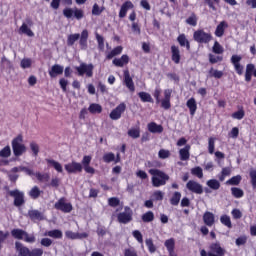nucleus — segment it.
I'll return each mask as SVG.
<instances>
[{
    "instance_id": "obj_28",
    "label": "nucleus",
    "mask_w": 256,
    "mask_h": 256,
    "mask_svg": "<svg viewBox=\"0 0 256 256\" xmlns=\"http://www.w3.org/2000/svg\"><path fill=\"white\" fill-rule=\"evenodd\" d=\"M46 237H52V239H63V232L61 230H50L44 234Z\"/></svg>"
},
{
    "instance_id": "obj_32",
    "label": "nucleus",
    "mask_w": 256,
    "mask_h": 256,
    "mask_svg": "<svg viewBox=\"0 0 256 256\" xmlns=\"http://www.w3.org/2000/svg\"><path fill=\"white\" fill-rule=\"evenodd\" d=\"M36 179L40 181V183H47L49 181L50 176L48 173L34 172V176Z\"/></svg>"
},
{
    "instance_id": "obj_48",
    "label": "nucleus",
    "mask_w": 256,
    "mask_h": 256,
    "mask_svg": "<svg viewBox=\"0 0 256 256\" xmlns=\"http://www.w3.org/2000/svg\"><path fill=\"white\" fill-rule=\"evenodd\" d=\"M241 183V175L233 176L231 179L226 181V185H239Z\"/></svg>"
},
{
    "instance_id": "obj_17",
    "label": "nucleus",
    "mask_w": 256,
    "mask_h": 256,
    "mask_svg": "<svg viewBox=\"0 0 256 256\" xmlns=\"http://www.w3.org/2000/svg\"><path fill=\"white\" fill-rule=\"evenodd\" d=\"M16 251L18 253V256H30L31 250L29 248L25 247L21 242L15 243Z\"/></svg>"
},
{
    "instance_id": "obj_54",
    "label": "nucleus",
    "mask_w": 256,
    "mask_h": 256,
    "mask_svg": "<svg viewBox=\"0 0 256 256\" xmlns=\"http://www.w3.org/2000/svg\"><path fill=\"white\" fill-rule=\"evenodd\" d=\"M79 38H80V34L69 35L68 40H67L68 45H70V46L74 45L75 41H79Z\"/></svg>"
},
{
    "instance_id": "obj_27",
    "label": "nucleus",
    "mask_w": 256,
    "mask_h": 256,
    "mask_svg": "<svg viewBox=\"0 0 256 256\" xmlns=\"http://www.w3.org/2000/svg\"><path fill=\"white\" fill-rule=\"evenodd\" d=\"M46 161L48 163V166L53 167V169H55L57 173L63 172V165H61V163H59L58 161H55L53 159H47Z\"/></svg>"
},
{
    "instance_id": "obj_6",
    "label": "nucleus",
    "mask_w": 256,
    "mask_h": 256,
    "mask_svg": "<svg viewBox=\"0 0 256 256\" xmlns=\"http://www.w3.org/2000/svg\"><path fill=\"white\" fill-rule=\"evenodd\" d=\"M125 109H127V105H125V103H120L110 112V119H112V121H119V119H121V115L125 113Z\"/></svg>"
},
{
    "instance_id": "obj_4",
    "label": "nucleus",
    "mask_w": 256,
    "mask_h": 256,
    "mask_svg": "<svg viewBox=\"0 0 256 256\" xmlns=\"http://www.w3.org/2000/svg\"><path fill=\"white\" fill-rule=\"evenodd\" d=\"M63 15L66 17V19H72L75 17V19H83L84 12L81 9L78 8H66L63 10Z\"/></svg>"
},
{
    "instance_id": "obj_50",
    "label": "nucleus",
    "mask_w": 256,
    "mask_h": 256,
    "mask_svg": "<svg viewBox=\"0 0 256 256\" xmlns=\"http://www.w3.org/2000/svg\"><path fill=\"white\" fill-rule=\"evenodd\" d=\"M0 157L7 159V157H11V147L6 146L0 151Z\"/></svg>"
},
{
    "instance_id": "obj_31",
    "label": "nucleus",
    "mask_w": 256,
    "mask_h": 256,
    "mask_svg": "<svg viewBox=\"0 0 256 256\" xmlns=\"http://www.w3.org/2000/svg\"><path fill=\"white\" fill-rule=\"evenodd\" d=\"M207 187L213 189V191H218L221 187V183L217 179H210L206 182Z\"/></svg>"
},
{
    "instance_id": "obj_8",
    "label": "nucleus",
    "mask_w": 256,
    "mask_h": 256,
    "mask_svg": "<svg viewBox=\"0 0 256 256\" xmlns=\"http://www.w3.org/2000/svg\"><path fill=\"white\" fill-rule=\"evenodd\" d=\"M54 207L55 209H57L58 211H62L63 213H71V211H73V205H71V203H67L65 201V198L59 199L55 203Z\"/></svg>"
},
{
    "instance_id": "obj_5",
    "label": "nucleus",
    "mask_w": 256,
    "mask_h": 256,
    "mask_svg": "<svg viewBox=\"0 0 256 256\" xmlns=\"http://www.w3.org/2000/svg\"><path fill=\"white\" fill-rule=\"evenodd\" d=\"M193 39L197 43H209L213 39V36L203 30H197L193 34Z\"/></svg>"
},
{
    "instance_id": "obj_64",
    "label": "nucleus",
    "mask_w": 256,
    "mask_h": 256,
    "mask_svg": "<svg viewBox=\"0 0 256 256\" xmlns=\"http://www.w3.org/2000/svg\"><path fill=\"white\" fill-rule=\"evenodd\" d=\"M43 255V249L41 248H35L32 251H30V256H41Z\"/></svg>"
},
{
    "instance_id": "obj_41",
    "label": "nucleus",
    "mask_w": 256,
    "mask_h": 256,
    "mask_svg": "<svg viewBox=\"0 0 256 256\" xmlns=\"http://www.w3.org/2000/svg\"><path fill=\"white\" fill-rule=\"evenodd\" d=\"M88 111H90L93 114H96L101 113V111H103V108L101 107V105L93 103L89 106Z\"/></svg>"
},
{
    "instance_id": "obj_62",
    "label": "nucleus",
    "mask_w": 256,
    "mask_h": 256,
    "mask_svg": "<svg viewBox=\"0 0 256 256\" xmlns=\"http://www.w3.org/2000/svg\"><path fill=\"white\" fill-rule=\"evenodd\" d=\"M23 241H25L26 243H35V241H36L35 235L28 234L26 232V235H24Z\"/></svg>"
},
{
    "instance_id": "obj_10",
    "label": "nucleus",
    "mask_w": 256,
    "mask_h": 256,
    "mask_svg": "<svg viewBox=\"0 0 256 256\" xmlns=\"http://www.w3.org/2000/svg\"><path fill=\"white\" fill-rule=\"evenodd\" d=\"M208 256H225V250L219 242L212 243L209 246Z\"/></svg>"
},
{
    "instance_id": "obj_3",
    "label": "nucleus",
    "mask_w": 256,
    "mask_h": 256,
    "mask_svg": "<svg viewBox=\"0 0 256 256\" xmlns=\"http://www.w3.org/2000/svg\"><path fill=\"white\" fill-rule=\"evenodd\" d=\"M75 69L80 77H83V75H86V77H93V69H95V66H93V64L82 62L79 66H76Z\"/></svg>"
},
{
    "instance_id": "obj_24",
    "label": "nucleus",
    "mask_w": 256,
    "mask_h": 256,
    "mask_svg": "<svg viewBox=\"0 0 256 256\" xmlns=\"http://www.w3.org/2000/svg\"><path fill=\"white\" fill-rule=\"evenodd\" d=\"M64 68L59 64H55L52 66L51 70L49 71L50 77H57V75H63Z\"/></svg>"
},
{
    "instance_id": "obj_14",
    "label": "nucleus",
    "mask_w": 256,
    "mask_h": 256,
    "mask_svg": "<svg viewBox=\"0 0 256 256\" xmlns=\"http://www.w3.org/2000/svg\"><path fill=\"white\" fill-rule=\"evenodd\" d=\"M171 93H173L171 89L164 90V99L161 100V107L163 109H171Z\"/></svg>"
},
{
    "instance_id": "obj_37",
    "label": "nucleus",
    "mask_w": 256,
    "mask_h": 256,
    "mask_svg": "<svg viewBox=\"0 0 256 256\" xmlns=\"http://www.w3.org/2000/svg\"><path fill=\"white\" fill-rule=\"evenodd\" d=\"M121 53H123V47L118 46L107 54V59H113V57H117V55H121Z\"/></svg>"
},
{
    "instance_id": "obj_26",
    "label": "nucleus",
    "mask_w": 256,
    "mask_h": 256,
    "mask_svg": "<svg viewBox=\"0 0 256 256\" xmlns=\"http://www.w3.org/2000/svg\"><path fill=\"white\" fill-rule=\"evenodd\" d=\"M28 215L32 221H43V219H45L43 213L39 212L38 210H30Z\"/></svg>"
},
{
    "instance_id": "obj_56",
    "label": "nucleus",
    "mask_w": 256,
    "mask_h": 256,
    "mask_svg": "<svg viewBox=\"0 0 256 256\" xmlns=\"http://www.w3.org/2000/svg\"><path fill=\"white\" fill-rule=\"evenodd\" d=\"M154 201H163V197H165V193L161 192L160 190L155 191L152 194Z\"/></svg>"
},
{
    "instance_id": "obj_42",
    "label": "nucleus",
    "mask_w": 256,
    "mask_h": 256,
    "mask_svg": "<svg viewBox=\"0 0 256 256\" xmlns=\"http://www.w3.org/2000/svg\"><path fill=\"white\" fill-rule=\"evenodd\" d=\"M159 159H169L171 157V151L167 149H160L158 152Z\"/></svg>"
},
{
    "instance_id": "obj_20",
    "label": "nucleus",
    "mask_w": 256,
    "mask_h": 256,
    "mask_svg": "<svg viewBox=\"0 0 256 256\" xmlns=\"http://www.w3.org/2000/svg\"><path fill=\"white\" fill-rule=\"evenodd\" d=\"M133 2L131 1H126L122 6H121V9H120V12H119V17L121 19H123L124 17L127 16V11H129V9H133Z\"/></svg>"
},
{
    "instance_id": "obj_35",
    "label": "nucleus",
    "mask_w": 256,
    "mask_h": 256,
    "mask_svg": "<svg viewBox=\"0 0 256 256\" xmlns=\"http://www.w3.org/2000/svg\"><path fill=\"white\" fill-rule=\"evenodd\" d=\"M32 65H33V60L31 58H23L20 61L21 69H31Z\"/></svg>"
},
{
    "instance_id": "obj_60",
    "label": "nucleus",
    "mask_w": 256,
    "mask_h": 256,
    "mask_svg": "<svg viewBox=\"0 0 256 256\" xmlns=\"http://www.w3.org/2000/svg\"><path fill=\"white\" fill-rule=\"evenodd\" d=\"M132 235L138 241V243H143V234H141L139 230H134Z\"/></svg>"
},
{
    "instance_id": "obj_18",
    "label": "nucleus",
    "mask_w": 256,
    "mask_h": 256,
    "mask_svg": "<svg viewBox=\"0 0 256 256\" xmlns=\"http://www.w3.org/2000/svg\"><path fill=\"white\" fill-rule=\"evenodd\" d=\"M203 221L208 227H213L215 224V214L209 211L205 212L203 215Z\"/></svg>"
},
{
    "instance_id": "obj_13",
    "label": "nucleus",
    "mask_w": 256,
    "mask_h": 256,
    "mask_svg": "<svg viewBox=\"0 0 256 256\" xmlns=\"http://www.w3.org/2000/svg\"><path fill=\"white\" fill-rule=\"evenodd\" d=\"M241 59H243V57L239 55H232L231 57V63L234 66L236 73H238L239 75H243V66L241 65Z\"/></svg>"
},
{
    "instance_id": "obj_63",
    "label": "nucleus",
    "mask_w": 256,
    "mask_h": 256,
    "mask_svg": "<svg viewBox=\"0 0 256 256\" xmlns=\"http://www.w3.org/2000/svg\"><path fill=\"white\" fill-rule=\"evenodd\" d=\"M250 179H251L253 189H256V170L250 171Z\"/></svg>"
},
{
    "instance_id": "obj_55",
    "label": "nucleus",
    "mask_w": 256,
    "mask_h": 256,
    "mask_svg": "<svg viewBox=\"0 0 256 256\" xmlns=\"http://www.w3.org/2000/svg\"><path fill=\"white\" fill-rule=\"evenodd\" d=\"M232 191V195L236 198V199H241V197H243L244 193L241 190V188H231Z\"/></svg>"
},
{
    "instance_id": "obj_57",
    "label": "nucleus",
    "mask_w": 256,
    "mask_h": 256,
    "mask_svg": "<svg viewBox=\"0 0 256 256\" xmlns=\"http://www.w3.org/2000/svg\"><path fill=\"white\" fill-rule=\"evenodd\" d=\"M186 23L188 25H191L192 27H195L197 25V16H195V14H192L186 19Z\"/></svg>"
},
{
    "instance_id": "obj_58",
    "label": "nucleus",
    "mask_w": 256,
    "mask_h": 256,
    "mask_svg": "<svg viewBox=\"0 0 256 256\" xmlns=\"http://www.w3.org/2000/svg\"><path fill=\"white\" fill-rule=\"evenodd\" d=\"M245 117V111L244 110H238L237 112H234L232 114L233 119H237L238 121H241Z\"/></svg>"
},
{
    "instance_id": "obj_39",
    "label": "nucleus",
    "mask_w": 256,
    "mask_h": 256,
    "mask_svg": "<svg viewBox=\"0 0 256 256\" xmlns=\"http://www.w3.org/2000/svg\"><path fill=\"white\" fill-rule=\"evenodd\" d=\"M215 141H217L216 138L210 137L208 139V152L210 155H213L215 153Z\"/></svg>"
},
{
    "instance_id": "obj_44",
    "label": "nucleus",
    "mask_w": 256,
    "mask_h": 256,
    "mask_svg": "<svg viewBox=\"0 0 256 256\" xmlns=\"http://www.w3.org/2000/svg\"><path fill=\"white\" fill-rule=\"evenodd\" d=\"M153 219H155V215L153 214V212L149 211L146 212L143 216H142V221L144 223H151V221H153Z\"/></svg>"
},
{
    "instance_id": "obj_15",
    "label": "nucleus",
    "mask_w": 256,
    "mask_h": 256,
    "mask_svg": "<svg viewBox=\"0 0 256 256\" xmlns=\"http://www.w3.org/2000/svg\"><path fill=\"white\" fill-rule=\"evenodd\" d=\"M19 35H26L27 37H35V33L31 30V21L27 23H23L18 30Z\"/></svg>"
},
{
    "instance_id": "obj_53",
    "label": "nucleus",
    "mask_w": 256,
    "mask_h": 256,
    "mask_svg": "<svg viewBox=\"0 0 256 256\" xmlns=\"http://www.w3.org/2000/svg\"><path fill=\"white\" fill-rule=\"evenodd\" d=\"M104 9L105 8L100 7L99 4L95 3L92 8V15H96V16L101 15V13H103Z\"/></svg>"
},
{
    "instance_id": "obj_51",
    "label": "nucleus",
    "mask_w": 256,
    "mask_h": 256,
    "mask_svg": "<svg viewBox=\"0 0 256 256\" xmlns=\"http://www.w3.org/2000/svg\"><path fill=\"white\" fill-rule=\"evenodd\" d=\"M103 161L104 163H111L115 162V154L113 152H109L103 155Z\"/></svg>"
},
{
    "instance_id": "obj_22",
    "label": "nucleus",
    "mask_w": 256,
    "mask_h": 256,
    "mask_svg": "<svg viewBox=\"0 0 256 256\" xmlns=\"http://www.w3.org/2000/svg\"><path fill=\"white\" fill-rule=\"evenodd\" d=\"M129 63V56L128 55H122L121 58H115L113 60V65L116 67H125Z\"/></svg>"
},
{
    "instance_id": "obj_12",
    "label": "nucleus",
    "mask_w": 256,
    "mask_h": 256,
    "mask_svg": "<svg viewBox=\"0 0 256 256\" xmlns=\"http://www.w3.org/2000/svg\"><path fill=\"white\" fill-rule=\"evenodd\" d=\"M10 195L11 197H14V205H16V207H21V205L25 203L23 192L19 190H13L10 191Z\"/></svg>"
},
{
    "instance_id": "obj_49",
    "label": "nucleus",
    "mask_w": 256,
    "mask_h": 256,
    "mask_svg": "<svg viewBox=\"0 0 256 256\" xmlns=\"http://www.w3.org/2000/svg\"><path fill=\"white\" fill-rule=\"evenodd\" d=\"M29 195L32 199H37L39 197V195H41V190L39 189V187L34 186L30 192Z\"/></svg>"
},
{
    "instance_id": "obj_25",
    "label": "nucleus",
    "mask_w": 256,
    "mask_h": 256,
    "mask_svg": "<svg viewBox=\"0 0 256 256\" xmlns=\"http://www.w3.org/2000/svg\"><path fill=\"white\" fill-rule=\"evenodd\" d=\"M89 39V31L83 30L80 35V47L81 49L85 50L87 49V40Z\"/></svg>"
},
{
    "instance_id": "obj_61",
    "label": "nucleus",
    "mask_w": 256,
    "mask_h": 256,
    "mask_svg": "<svg viewBox=\"0 0 256 256\" xmlns=\"http://www.w3.org/2000/svg\"><path fill=\"white\" fill-rule=\"evenodd\" d=\"M30 149L34 157H37V155H39V145H37V143L35 142L30 143Z\"/></svg>"
},
{
    "instance_id": "obj_30",
    "label": "nucleus",
    "mask_w": 256,
    "mask_h": 256,
    "mask_svg": "<svg viewBox=\"0 0 256 256\" xmlns=\"http://www.w3.org/2000/svg\"><path fill=\"white\" fill-rule=\"evenodd\" d=\"M186 105L190 111V115H195V112L197 111V101H195V98H190Z\"/></svg>"
},
{
    "instance_id": "obj_52",
    "label": "nucleus",
    "mask_w": 256,
    "mask_h": 256,
    "mask_svg": "<svg viewBox=\"0 0 256 256\" xmlns=\"http://www.w3.org/2000/svg\"><path fill=\"white\" fill-rule=\"evenodd\" d=\"M179 201H181L180 192H175L170 200L171 205H179Z\"/></svg>"
},
{
    "instance_id": "obj_33",
    "label": "nucleus",
    "mask_w": 256,
    "mask_h": 256,
    "mask_svg": "<svg viewBox=\"0 0 256 256\" xmlns=\"http://www.w3.org/2000/svg\"><path fill=\"white\" fill-rule=\"evenodd\" d=\"M177 41L181 47H186L187 49H190L191 45L189 44V40H187L185 34H180L177 38Z\"/></svg>"
},
{
    "instance_id": "obj_46",
    "label": "nucleus",
    "mask_w": 256,
    "mask_h": 256,
    "mask_svg": "<svg viewBox=\"0 0 256 256\" xmlns=\"http://www.w3.org/2000/svg\"><path fill=\"white\" fill-rule=\"evenodd\" d=\"M220 221L222 223V225H225L226 227H228L229 229H231L232 224H231V217L227 216V215H222L220 217Z\"/></svg>"
},
{
    "instance_id": "obj_29",
    "label": "nucleus",
    "mask_w": 256,
    "mask_h": 256,
    "mask_svg": "<svg viewBox=\"0 0 256 256\" xmlns=\"http://www.w3.org/2000/svg\"><path fill=\"white\" fill-rule=\"evenodd\" d=\"M148 131H150V133H163V126L151 122L148 124Z\"/></svg>"
},
{
    "instance_id": "obj_7",
    "label": "nucleus",
    "mask_w": 256,
    "mask_h": 256,
    "mask_svg": "<svg viewBox=\"0 0 256 256\" xmlns=\"http://www.w3.org/2000/svg\"><path fill=\"white\" fill-rule=\"evenodd\" d=\"M186 189L190 191V193H195L196 195L203 194V185L195 180H190L186 183Z\"/></svg>"
},
{
    "instance_id": "obj_9",
    "label": "nucleus",
    "mask_w": 256,
    "mask_h": 256,
    "mask_svg": "<svg viewBox=\"0 0 256 256\" xmlns=\"http://www.w3.org/2000/svg\"><path fill=\"white\" fill-rule=\"evenodd\" d=\"M133 219V211L129 207L124 208V212L118 214L119 223L127 224Z\"/></svg>"
},
{
    "instance_id": "obj_11",
    "label": "nucleus",
    "mask_w": 256,
    "mask_h": 256,
    "mask_svg": "<svg viewBox=\"0 0 256 256\" xmlns=\"http://www.w3.org/2000/svg\"><path fill=\"white\" fill-rule=\"evenodd\" d=\"M64 169L67 173H81V171H83V165L79 162L72 161L65 164Z\"/></svg>"
},
{
    "instance_id": "obj_23",
    "label": "nucleus",
    "mask_w": 256,
    "mask_h": 256,
    "mask_svg": "<svg viewBox=\"0 0 256 256\" xmlns=\"http://www.w3.org/2000/svg\"><path fill=\"white\" fill-rule=\"evenodd\" d=\"M227 27H229L227 22L225 21L220 22L215 30L216 37H223V35H225V30L227 29Z\"/></svg>"
},
{
    "instance_id": "obj_40",
    "label": "nucleus",
    "mask_w": 256,
    "mask_h": 256,
    "mask_svg": "<svg viewBox=\"0 0 256 256\" xmlns=\"http://www.w3.org/2000/svg\"><path fill=\"white\" fill-rule=\"evenodd\" d=\"M212 51L216 55H222L223 51H225V50L223 49V46H221V44H219L217 41H215L214 45L212 47Z\"/></svg>"
},
{
    "instance_id": "obj_45",
    "label": "nucleus",
    "mask_w": 256,
    "mask_h": 256,
    "mask_svg": "<svg viewBox=\"0 0 256 256\" xmlns=\"http://www.w3.org/2000/svg\"><path fill=\"white\" fill-rule=\"evenodd\" d=\"M129 137H132V139H139L141 135V131L139 128H132L128 131Z\"/></svg>"
},
{
    "instance_id": "obj_43",
    "label": "nucleus",
    "mask_w": 256,
    "mask_h": 256,
    "mask_svg": "<svg viewBox=\"0 0 256 256\" xmlns=\"http://www.w3.org/2000/svg\"><path fill=\"white\" fill-rule=\"evenodd\" d=\"M192 175H195V177H198V179H203V168L202 167H195L191 169Z\"/></svg>"
},
{
    "instance_id": "obj_21",
    "label": "nucleus",
    "mask_w": 256,
    "mask_h": 256,
    "mask_svg": "<svg viewBox=\"0 0 256 256\" xmlns=\"http://www.w3.org/2000/svg\"><path fill=\"white\" fill-rule=\"evenodd\" d=\"M191 151V146L186 145L184 148H181L179 150V156L181 161H189V157H191V154L189 153Z\"/></svg>"
},
{
    "instance_id": "obj_1",
    "label": "nucleus",
    "mask_w": 256,
    "mask_h": 256,
    "mask_svg": "<svg viewBox=\"0 0 256 256\" xmlns=\"http://www.w3.org/2000/svg\"><path fill=\"white\" fill-rule=\"evenodd\" d=\"M150 175H152V185L153 187H163L167 185L169 180V175L159 169H150Z\"/></svg>"
},
{
    "instance_id": "obj_47",
    "label": "nucleus",
    "mask_w": 256,
    "mask_h": 256,
    "mask_svg": "<svg viewBox=\"0 0 256 256\" xmlns=\"http://www.w3.org/2000/svg\"><path fill=\"white\" fill-rule=\"evenodd\" d=\"M145 243H146V247H148V251L150 253H155V251H157V248L155 247V244L153 243V239L148 238V239H146Z\"/></svg>"
},
{
    "instance_id": "obj_16",
    "label": "nucleus",
    "mask_w": 256,
    "mask_h": 256,
    "mask_svg": "<svg viewBox=\"0 0 256 256\" xmlns=\"http://www.w3.org/2000/svg\"><path fill=\"white\" fill-rule=\"evenodd\" d=\"M124 83L129 91L132 93L135 91V84L133 83V78H131V75L129 74V70L124 71Z\"/></svg>"
},
{
    "instance_id": "obj_34",
    "label": "nucleus",
    "mask_w": 256,
    "mask_h": 256,
    "mask_svg": "<svg viewBox=\"0 0 256 256\" xmlns=\"http://www.w3.org/2000/svg\"><path fill=\"white\" fill-rule=\"evenodd\" d=\"M27 232H25L24 230H21V229H13L11 231V235L12 237H14V239H25V235H26Z\"/></svg>"
},
{
    "instance_id": "obj_19",
    "label": "nucleus",
    "mask_w": 256,
    "mask_h": 256,
    "mask_svg": "<svg viewBox=\"0 0 256 256\" xmlns=\"http://www.w3.org/2000/svg\"><path fill=\"white\" fill-rule=\"evenodd\" d=\"M171 53L172 61L176 63V65H179V63L181 62V51L179 50V47L171 46Z\"/></svg>"
},
{
    "instance_id": "obj_2",
    "label": "nucleus",
    "mask_w": 256,
    "mask_h": 256,
    "mask_svg": "<svg viewBox=\"0 0 256 256\" xmlns=\"http://www.w3.org/2000/svg\"><path fill=\"white\" fill-rule=\"evenodd\" d=\"M12 149L15 157H21L23 153L27 151V147L23 144V136L18 135L16 138L12 141Z\"/></svg>"
},
{
    "instance_id": "obj_38",
    "label": "nucleus",
    "mask_w": 256,
    "mask_h": 256,
    "mask_svg": "<svg viewBox=\"0 0 256 256\" xmlns=\"http://www.w3.org/2000/svg\"><path fill=\"white\" fill-rule=\"evenodd\" d=\"M165 247L168 249L170 256L173 255V249H175V240L168 239L165 241Z\"/></svg>"
},
{
    "instance_id": "obj_59",
    "label": "nucleus",
    "mask_w": 256,
    "mask_h": 256,
    "mask_svg": "<svg viewBox=\"0 0 256 256\" xmlns=\"http://www.w3.org/2000/svg\"><path fill=\"white\" fill-rule=\"evenodd\" d=\"M210 75L215 77V79H221V77H223V71L215 70L212 68L210 70Z\"/></svg>"
},
{
    "instance_id": "obj_36",
    "label": "nucleus",
    "mask_w": 256,
    "mask_h": 256,
    "mask_svg": "<svg viewBox=\"0 0 256 256\" xmlns=\"http://www.w3.org/2000/svg\"><path fill=\"white\" fill-rule=\"evenodd\" d=\"M138 96L143 103H153V98L151 97V94L147 92H140L138 93Z\"/></svg>"
}]
</instances>
